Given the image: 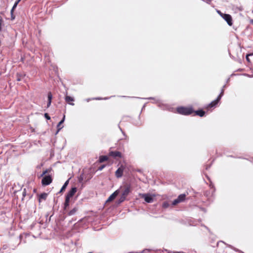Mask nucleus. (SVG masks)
Segmentation results:
<instances>
[{
    "label": "nucleus",
    "instance_id": "f257e3e1",
    "mask_svg": "<svg viewBox=\"0 0 253 253\" xmlns=\"http://www.w3.org/2000/svg\"><path fill=\"white\" fill-rule=\"evenodd\" d=\"M178 113L183 115H189L194 113L191 107H180L176 109Z\"/></svg>",
    "mask_w": 253,
    "mask_h": 253
},
{
    "label": "nucleus",
    "instance_id": "f03ea898",
    "mask_svg": "<svg viewBox=\"0 0 253 253\" xmlns=\"http://www.w3.org/2000/svg\"><path fill=\"white\" fill-rule=\"evenodd\" d=\"M119 190V193L121 192L123 196L127 197L129 193L131 192V186L130 184H126L122 186Z\"/></svg>",
    "mask_w": 253,
    "mask_h": 253
},
{
    "label": "nucleus",
    "instance_id": "7ed1b4c3",
    "mask_svg": "<svg viewBox=\"0 0 253 253\" xmlns=\"http://www.w3.org/2000/svg\"><path fill=\"white\" fill-rule=\"evenodd\" d=\"M52 182V178L50 175H45L42 180V184L43 186L49 185Z\"/></svg>",
    "mask_w": 253,
    "mask_h": 253
},
{
    "label": "nucleus",
    "instance_id": "20e7f679",
    "mask_svg": "<svg viewBox=\"0 0 253 253\" xmlns=\"http://www.w3.org/2000/svg\"><path fill=\"white\" fill-rule=\"evenodd\" d=\"M186 195L185 194H182L178 196L177 199H175L172 203L173 206H175L178 204L182 202L185 201L186 198Z\"/></svg>",
    "mask_w": 253,
    "mask_h": 253
},
{
    "label": "nucleus",
    "instance_id": "39448f33",
    "mask_svg": "<svg viewBox=\"0 0 253 253\" xmlns=\"http://www.w3.org/2000/svg\"><path fill=\"white\" fill-rule=\"evenodd\" d=\"M125 166L121 165L115 172V176L117 178L121 177L123 175V172L125 169Z\"/></svg>",
    "mask_w": 253,
    "mask_h": 253
},
{
    "label": "nucleus",
    "instance_id": "423d86ee",
    "mask_svg": "<svg viewBox=\"0 0 253 253\" xmlns=\"http://www.w3.org/2000/svg\"><path fill=\"white\" fill-rule=\"evenodd\" d=\"M109 156L115 159L117 158H121L123 157L122 153L117 151H110L109 153Z\"/></svg>",
    "mask_w": 253,
    "mask_h": 253
},
{
    "label": "nucleus",
    "instance_id": "0eeeda50",
    "mask_svg": "<svg viewBox=\"0 0 253 253\" xmlns=\"http://www.w3.org/2000/svg\"><path fill=\"white\" fill-rule=\"evenodd\" d=\"M222 18L226 21L228 25H229L230 26H232L233 20L232 16L230 14H224Z\"/></svg>",
    "mask_w": 253,
    "mask_h": 253
},
{
    "label": "nucleus",
    "instance_id": "6e6552de",
    "mask_svg": "<svg viewBox=\"0 0 253 253\" xmlns=\"http://www.w3.org/2000/svg\"><path fill=\"white\" fill-rule=\"evenodd\" d=\"M219 102V100H218V99L216 98L215 100L212 101L211 103L209 104L207 107L206 108L207 109H210L212 108H214L216 106L218 102Z\"/></svg>",
    "mask_w": 253,
    "mask_h": 253
},
{
    "label": "nucleus",
    "instance_id": "1a4fd4ad",
    "mask_svg": "<svg viewBox=\"0 0 253 253\" xmlns=\"http://www.w3.org/2000/svg\"><path fill=\"white\" fill-rule=\"evenodd\" d=\"M142 197L144 199V200L147 203H150L153 201V198L149 194H142Z\"/></svg>",
    "mask_w": 253,
    "mask_h": 253
},
{
    "label": "nucleus",
    "instance_id": "9d476101",
    "mask_svg": "<svg viewBox=\"0 0 253 253\" xmlns=\"http://www.w3.org/2000/svg\"><path fill=\"white\" fill-rule=\"evenodd\" d=\"M65 100L66 102L67 103H68L69 104L72 105V106H74L75 105V104L73 103L75 99L73 97H71V96H70L68 95H66L65 96Z\"/></svg>",
    "mask_w": 253,
    "mask_h": 253
},
{
    "label": "nucleus",
    "instance_id": "9b49d317",
    "mask_svg": "<svg viewBox=\"0 0 253 253\" xmlns=\"http://www.w3.org/2000/svg\"><path fill=\"white\" fill-rule=\"evenodd\" d=\"M119 193V190H117L115 191L112 194H111L107 200V202H111L114 200L115 198Z\"/></svg>",
    "mask_w": 253,
    "mask_h": 253
},
{
    "label": "nucleus",
    "instance_id": "f8f14e48",
    "mask_svg": "<svg viewBox=\"0 0 253 253\" xmlns=\"http://www.w3.org/2000/svg\"><path fill=\"white\" fill-rule=\"evenodd\" d=\"M77 192V188L76 187H73L72 189L68 192L66 196L72 198L76 193Z\"/></svg>",
    "mask_w": 253,
    "mask_h": 253
},
{
    "label": "nucleus",
    "instance_id": "ddd939ff",
    "mask_svg": "<svg viewBox=\"0 0 253 253\" xmlns=\"http://www.w3.org/2000/svg\"><path fill=\"white\" fill-rule=\"evenodd\" d=\"M65 116L64 115L63 118L62 119V120L58 124L57 126V132H58L63 127V126H62V125L65 120Z\"/></svg>",
    "mask_w": 253,
    "mask_h": 253
},
{
    "label": "nucleus",
    "instance_id": "4468645a",
    "mask_svg": "<svg viewBox=\"0 0 253 253\" xmlns=\"http://www.w3.org/2000/svg\"><path fill=\"white\" fill-rule=\"evenodd\" d=\"M194 113H195V115L199 116L200 117H203L205 114V111L202 110H199L196 111H194Z\"/></svg>",
    "mask_w": 253,
    "mask_h": 253
},
{
    "label": "nucleus",
    "instance_id": "2eb2a0df",
    "mask_svg": "<svg viewBox=\"0 0 253 253\" xmlns=\"http://www.w3.org/2000/svg\"><path fill=\"white\" fill-rule=\"evenodd\" d=\"M108 160V157L107 156H101L99 157V161L100 163H103Z\"/></svg>",
    "mask_w": 253,
    "mask_h": 253
},
{
    "label": "nucleus",
    "instance_id": "dca6fc26",
    "mask_svg": "<svg viewBox=\"0 0 253 253\" xmlns=\"http://www.w3.org/2000/svg\"><path fill=\"white\" fill-rule=\"evenodd\" d=\"M47 196V194L45 193H43L41 194L39 196V201H40L41 200H45Z\"/></svg>",
    "mask_w": 253,
    "mask_h": 253
},
{
    "label": "nucleus",
    "instance_id": "f3484780",
    "mask_svg": "<svg viewBox=\"0 0 253 253\" xmlns=\"http://www.w3.org/2000/svg\"><path fill=\"white\" fill-rule=\"evenodd\" d=\"M69 183V180H67L65 183L64 184V185H63L62 187L61 188L60 191V193H61V192H63V191H64L68 185Z\"/></svg>",
    "mask_w": 253,
    "mask_h": 253
},
{
    "label": "nucleus",
    "instance_id": "a211bd4d",
    "mask_svg": "<svg viewBox=\"0 0 253 253\" xmlns=\"http://www.w3.org/2000/svg\"><path fill=\"white\" fill-rule=\"evenodd\" d=\"M77 211H78V209L77 208H74L69 212V213H68V215H74Z\"/></svg>",
    "mask_w": 253,
    "mask_h": 253
},
{
    "label": "nucleus",
    "instance_id": "6ab92c4d",
    "mask_svg": "<svg viewBox=\"0 0 253 253\" xmlns=\"http://www.w3.org/2000/svg\"><path fill=\"white\" fill-rule=\"evenodd\" d=\"M224 91V89L223 88H222L221 91L220 93L219 94L218 96L217 97V99H218V100H219V101L220 100L222 96L223 95Z\"/></svg>",
    "mask_w": 253,
    "mask_h": 253
},
{
    "label": "nucleus",
    "instance_id": "aec40b11",
    "mask_svg": "<svg viewBox=\"0 0 253 253\" xmlns=\"http://www.w3.org/2000/svg\"><path fill=\"white\" fill-rule=\"evenodd\" d=\"M17 76V81H20L21 80L22 78H23V76L20 75L19 73H17L16 75Z\"/></svg>",
    "mask_w": 253,
    "mask_h": 253
},
{
    "label": "nucleus",
    "instance_id": "412c9836",
    "mask_svg": "<svg viewBox=\"0 0 253 253\" xmlns=\"http://www.w3.org/2000/svg\"><path fill=\"white\" fill-rule=\"evenodd\" d=\"M51 171V169H46L42 172L41 176H43L44 175L46 174L47 173Z\"/></svg>",
    "mask_w": 253,
    "mask_h": 253
},
{
    "label": "nucleus",
    "instance_id": "4be33fe9",
    "mask_svg": "<svg viewBox=\"0 0 253 253\" xmlns=\"http://www.w3.org/2000/svg\"><path fill=\"white\" fill-rule=\"evenodd\" d=\"M47 97H48V101H51L52 95L50 92H49L48 93Z\"/></svg>",
    "mask_w": 253,
    "mask_h": 253
},
{
    "label": "nucleus",
    "instance_id": "5701e85b",
    "mask_svg": "<svg viewBox=\"0 0 253 253\" xmlns=\"http://www.w3.org/2000/svg\"><path fill=\"white\" fill-rule=\"evenodd\" d=\"M126 198V197L123 196L122 195L121 197H120V198L119 199V203H122V202H124Z\"/></svg>",
    "mask_w": 253,
    "mask_h": 253
},
{
    "label": "nucleus",
    "instance_id": "b1692460",
    "mask_svg": "<svg viewBox=\"0 0 253 253\" xmlns=\"http://www.w3.org/2000/svg\"><path fill=\"white\" fill-rule=\"evenodd\" d=\"M14 10H13L11 9V10L10 11L11 20H14L15 19V16L14 15V14H13Z\"/></svg>",
    "mask_w": 253,
    "mask_h": 253
},
{
    "label": "nucleus",
    "instance_id": "393cba45",
    "mask_svg": "<svg viewBox=\"0 0 253 253\" xmlns=\"http://www.w3.org/2000/svg\"><path fill=\"white\" fill-rule=\"evenodd\" d=\"M217 13L221 17H222V16H223V15L225 14V13H223L222 12H221L220 10H217Z\"/></svg>",
    "mask_w": 253,
    "mask_h": 253
},
{
    "label": "nucleus",
    "instance_id": "a878e982",
    "mask_svg": "<svg viewBox=\"0 0 253 253\" xmlns=\"http://www.w3.org/2000/svg\"><path fill=\"white\" fill-rule=\"evenodd\" d=\"M105 167H106V165H101V166H100V167L98 168V170H102V169H103Z\"/></svg>",
    "mask_w": 253,
    "mask_h": 253
},
{
    "label": "nucleus",
    "instance_id": "bb28decb",
    "mask_svg": "<svg viewBox=\"0 0 253 253\" xmlns=\"http://www.w3.org/2000/svg\"><path fill=\"white\" fill-rule=\"evenodd\" d=\"M44 117L48 120H50V117H49V116L48 115V114L47 113H45L44 114Z\"/></svg>",
    "mask_w": 253,
    "mask_h": 253
},
{
    "label": "nucleus",
    "instance_id": "cd10ccee",
    "mask_svg": "<svg viewBox=\"0 0 253 253\" xmlns=\"http://www.w3.org/2000/svg\"><path fill=\"white\" fill-rule=\"evenodd\" d=\"M70 198H71L70 197H69L66 196L65 202L70 203Z\"/></svg>",
    "mask_w": 253,
    "mask_h": 253
},
{
    "label": "nucleus",
    "instance_id": "c85d7f7f",
    "mask_svg": "<svg viewBox=\"0 0 253 253\" xmlns=\"http://www.w3.org/2000/svg\"><path fill=\"white\" fill-rule=\"evenodd\" d=\"M69 206V203L65 202L64 203V209H66L67 207Z\"/></svg>",
    "mask_w": 253,
    "mask_h": 253
},
{
    "label": "nucleus",
    "instance_id": "c756f323",
    "mask_svg": "<svg viewBox=\"0 0 253 253\" xmlns=\"http://www.w3.org/2000/svg\"><path fill=\"white\" fill-rule=\"evenodd\" d=\"M3 23L2 19L1 17H0V31L1 30V25Z\"/></svg>",
    "mask_w": 253,
    "mask_h": 253
},
{
    "label": "nucleus",
    "instance_id": "7c9ffc66",
    "mask_svg": "<svg viewBox=\"0 0 253 253\" xmlns=\"http://www.w3.org/2000/svg\"><path fill=\"white\" fill-rule=\"evenodd\" d=\"M249 55H250L249 54H247V55H246V60H247V61H248V62H250V58H249Z\"/></svg>",
    "mask_w": 253,
    "mask_h": 253
},
{
    "label": "nucleus",
    "instance_id": "2f4dec72",
    "mask_svg": "<svg viewBox=\"0 0 253 253\" xmlns=\"http://www.w3.org/2000/svg\"><path fill=\"white\" fill-rule=\"evenodd\" d=\"M51 101H48L47 104V107H49L51 104Z\"/></svg>",
    "mask_w": 253,
    "mask_h": 253
},
{
    "label": "nucleus",
    "instance_id": "473e14b6",
    "mask_svg": "<svg viewBox=\"0 0 253 253\" xmlns=\"http://www.w3.org/2000/svg\"><path fill=\"white\" fill-rule=\"evenodd\" d=\"M16 5H15V4H14V5L13 6L12 8V9L13 10H14L15 8L16 7Z\"/></svg>",
    "mask_w": 253,
    "mask_h": 253
},
{
    "label": "nucleus",
    "instance_id": "72a5a7b5",
    "mask_svg": "<svg viewBox=\"0 0 253 253\" xmlns=\"http://www.w3.org/2000/svg\"><path fill=\"white\" fill-rule=\"evenodd\" d=\"M14 4L16 6H17V5L18 4V3L16 1Z\"/></svg>",
    "mask_w": 253,
    "mask_h": 253
},
{
    "label": "nucleus",
    "instance_id": "f704fd0d",
    "mask_svg": "<svg viewBox=\"0 0 253 253\" xmlns=\"http://www.w3.org/2000/svg\"><path fill=\"white\" fill-rule=\"evenodd\" d=\"M21 0H17L16 1L19 3Z\"/></svg>",
    "mask_w": 253,
    "mask_h": 253
},
{
    "label": "nucleus",
    "instance_id": "c9c22d12",
    "mask_svg": "<svg viewBox=\"0 0 253 253\" xmlns=\"http://www.w3.org/2000/svg\"><path fill=\"white\" fill-rule=\"evenodd\" d=\"M82 180H83V178H81L80 179V181H81Z\"/></svg>",
    "mask_w": 253,
    "mask_h": 253
},
{
    "label": "nucleus",
    "instance_id": "e433bc0d",
    "mask_svg": "<svg viewBox=\"0 0 253 253\" xmlns=\"http://www.w3.org/2000/svg\"><path fill=\"white\" fill-rule=\"evenodd\" d=\"M174 253H181L180 252H175Z\"/></svg>",
    "mask_w": 253,
    "mask_h": 253
},
{
    "label": "nucleus",
    "instance_id": "4c0bfd02",
    "mask_svg": "<svg viewBox=\"0 0 253 253\" xmlns=\"http://www.w3.org/2000/svg\"><path fill=\"white\" fill-rule=\"evenodd\" d=\"M252 23L253 24V19L252 20Z\"/></svg>",
    "mask_w": 253,
    "mask_h": 253
},
{
    "label": "nucleus",
    "instance_id": "58836bf2",
    "mask_svg": "<svg viewBox=\"0 0 253 253\" xmlns=\"http://www.w3.org/2000/svg\"><path fill=\"white\" fill-rule=\"evenodd\" d=\"M164 206H166V205H165V204H164Z\"/></svg>",
    "mask_w": 253,
    "mask_h": 253
},
{
    "label": "nucleus",
    "instance_id": "ea45409f",
    "mask_svg": "<svg viewBox=\"0 0 253 253\" xmlns=\"http://www.w3.org/2000/svg\"><path fill=\"white\" fill-rule=\"evenodd\" d=\"M164 206H166V205H165V204H164Z\"/></svg>",
    "mask_w": 253,
    "mask_h": 253
}]
</instances>
